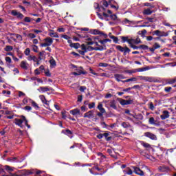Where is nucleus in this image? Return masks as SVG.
<instances>
[{
	"instance_id": "43",
	"label": "nucleus",
	"mask_w": 176,
	"mask_h": 176,
	"mask_svg": "<svg viewBox=\"0 0 176 176\" xmlns=\"http://www.w3.org/2000/svg\"><path fill=\"white\" fill-rule=\"evenodd\" d=\"M27 36H28V38H30V39H35V38H36V35H35L33 33H29Z\"/></svg>"
},
{
	"instance_id": "34",
	"label": "nucleus",
	"mask_w": 176,
	"mask_h": 176,
	"mask_svg": "<svg viewBox=\"0 0 176 176\" xmlns=\"http://www.w3.org/2000/svg\"><path fill=\"white\" fill-rule=\"evenodd\" d=\"M63 134H65L66 135H72V132L69 129H65L62 131Z\"/></svg>"
},
{
	"instance_id": "27",
	"label": "nucleus",
	"mask_w": 176,
	"mask_h": 176,
	"mask_svg": "<svg viewBox=\"0 0 176 176\" xmlns=\"http://www.w3.org/2000/svg\"><path fill=\"white\" fill-rule=\"evenodd\" d=\"M40 100H41L43 104H45V105H49V103H47V100H46V98L43 95L39 96Z\"/></svg>"
},
{
	"instance_id": "10",
	"label": "nucleus",
	"mask_w": 176,
	"mask_h": 176,
	"mask_svg": "<svg viewBox=\"0 0 176 176\" xmlns=\"http://www.w3.org/2000/svg\"><path fill=\"white\" fill-rule=\"evenodd\" d=\"M160 118L162 120L168 119V118H170V112H168L167 110L164 111L163 114L160 116Z\"/></svg>"
},
{
	"instance_id": "25",
	"label": "nucleus",
	"mask_w": 176,
	"mask_h": 176,
	"mask_svg": "<svg viewBox=\"0 0 176 176\" xmlns=\"http://www.w3.org/2000/svg\"><path fill=\"white\" fill-rule=\"evenodd\" d=\"M153 35H157V36H167V35L163 34L160 30H155L153 32Z\"/></svg>"
},
{
	"instance_id": "17",
	"label": "nucleus",
	"mask_w": 176,
	"mask_h": 176,
	"mask_svg": "<svg viewBox=\"0 0 176 176\" xmlns=\"http://www.w3.org/2000/svg\"><path fill=\"white\" fill-rule=\"evenodd\" d=\"M114 78L117 82H120L122 79H126L124 76L123 74H114Z\"/></svg>"
},
{
	"instance_id": "13",
	"label": "nucleus",
	"mask_w": 176,
	"mask_h": 176,
	"mask_svg": "<svg viewBox=\"0 0 176 176\" xmlns=\"http://www.w3.org/2000/svg\"><path fill=\"white\" fill-rule=\"evenodd\" d=\"M84 118H88V119H91L94 118V111L91 110L84 114Z\"/></svg>"
},
{
	"instance_id": "16",
	"label": "nucleus",
	"mask_w": 176,
	"mask_h": 176,
	"mask_svg": "<svg viewBox=\"0 0 176 176\" xmlns=\"http://www.w3.org/2000/svg\"><path fill=\"white\" fill-rule=\"evenodd\" d=\"M111 135V132L106 131L103 133V137H104L106 141L109 142L112 140V137Z\"/></svg>"
},
{
	"instance_id": "2",
	"label": "nucleus",
	"mask_w": 176,
	"mask_h": 176,
	"mask_svg": "<svg viewBox=\"0 0 176 176\" xmlns=\"http://www.w3.org/2000/svg\"><path fill=\"white\" fill-rule=\"evenodd\" d=\"M116 48L117 49V50H119V52H123L124 56H126L127 53H130L131 52L129 48L127 47H123L121 45H116Z\"/></svg>"
},
{
	"instance_id": "60",
	"label": "nucleus",
	"mask_w": 176,
	"mask_h": 176,
	"mask_svg": "<svg viewBox=\"0 0 176 176\" xmlns=\"http://www.w3.org/2000/svg\"><path fill=\"white\" fill-rule=\"evenodd\" d=\"M140 49H143V50H148V45H140Z\"/></svg>"
},
{
	"instance_id": "52",
	"label": "nucleus",
	"mask_w": 176,
	"mask_h": 176,
	"mask_svg": "<svg viewBox=\"0 0 176 176\" xmlns=\"http://www.w3.org/2000/svg\"><path fill=\"white\" fill-rule=\"evenodd\" d=\"M21 118L25 123V126H28V120L25 118V116H21Z\"/></svg>"
},
{
	"instance_id": "23",
	"label": "nucleus",
	"mask_w": 176,
	"mask_h": 176,
	"mask_svg": "<svg viewBox=\"0 0 176 176\" xmlns=\"http://www.w3.org/2000/svg\"><path fill=\"white\" fill-rule=\"evenodd\" d=\"M69 113L74 116H76V115H80V110L79 109H74L73 110H71Z\"/></svg>"
},
{
	"instance_id": "32",
	"label": "nucleus",
	"mask_w": 176,
	"mask_h": 176,
	"mask_svg": "<svg viewBox=\"0 0 176 176\" xmlns=\"http://www.w3.org/2000/svg\"><path fill=\"white\" fill-rule=\"evenodd\" d=\"M152 13H153V11L151 10L150 8H147L143 12V14H146L147 16L152 14Z\"/></svg>"
},
{
	"instance_id": "21",
	"label": "nucleus",
	"mask_w": 176,
	"mask_h": 176,
	"mask_svg": "<svg viewBox=\"0 0 176 176\" xmlns=\"http://www.w3.org/2000/svg\"><path fill=\"white\" fill-rule=\"evenodd\" d=\"M50 64L51 68H55V67L57 65V63H56V60H54L53 57L50 58Z\"/></svg>"
},
{
	"instance_id": "40",
	"label": "nucleus",
	"mask_w": 176,
	"mask_h": 176,
	"mask_svg": "<svg viewBox=\"0 0 176 176\" xmlns=\"http://www.w3.org/2000/svg\"><path fill=\"white\" fill-rule=\"evenodd\" d=\"M110 19H111V20H113V21H119V19H118V16L115 14H111L110 16Z\"/></svg>"
},
{
	"instance_id": "61",
	"label": "nucleus",
	"mask_w": 176,
	"mask_h": 176,
	"mask_svg": "<svg viewBox=\"0 0 176 176\" xmlns=\"http://www.w3.org/2000/svg\"><path fill=\"white\" fill-rule=\"evenodd\" d=\"M104 113H105V111H100L97 113V116H98V118H102Z\"/></svg>"
},
{
	"instance_id": "3",
	"label": "nucleus",
	"mask_w": 176,
	"mask_h": 176,
	"mask_svg": "<svg viewBox=\"0 0 176 176\" xmlns=\"http://www.w3.org/2000/svg\"><path fill=\"white\" fill-rule=\"evenodd\" d=\"M117 100L120 102L121 105H130L133 104V100H124L122 98H117Z\"/></svg>"
},
{
	"instance_id": "45",
	"label": "nucleus",
	"mask_w": 176,
	"mask_h": 176,
	"mask_svg": "<svg viewBox=\"0 0 176 176\" xmlns=\"http://www.w3.org/2000/svg\"><path fill=\"white\" fill-rule=\"evenodd\" d=\"M148 123L150 124H156V122H155V118L153 117H151L149 118Z\"/></svg>"
},
{
	"instance_id": "55",
	"label": "nucleus",
	"mask_w": 176,
	"mask_h": 176,
	"mask_svg": "<svg viewBox=\"0 0 176 176\" xmlns=\"http://www.w3.org/2000/svg\"><path fill=\"white\" fill-rule=\"evenodd\" d=\"M99 67H108L109 65H108V63H99Z\"/></svg>"
},
{
	"instance_id": "62",
	"label": "nucleus",
	"mask_w": 176,
	"mask_h": 176,
	"mask_svg": "<svg viewBox=\"0 0 176 176\" xmlns=\"http://www.w3.org/2000/svg\"><path fill=\"white\" fill-rule=\"evenodd\" d=\"M138 34H139V35H142V36H144V35H145V34H146V30H143L139 32Z\"/></svg>"
},
{
	"instance_id": "29",
	"label": "nucleus",
	"mask_w": 176,
	"mask_h": 176,
	"mask_svg": "<svg viewBox=\"0 0 176 176\" xmlns=\"http://www.w3.org/2000/svg\"><path fill=\"white\" fill-rule=\"evenodd\" d=\"M123 83H128L129 82H137V78L133 77L131 78L126 79L125 80H122Z\"/></svg>"
},
{
	"instance_id": "51",
	"label": "nucleus",
	"mask_w": 176,
	"mask_h": 176,
	"mask_svg": "<svg viewBox=\"0 0 176 176\" xmlns=\"http://www.w3.org/2000/svg\"><path fill=\"white\" fill-rule=\"evenodd\" d=\"M148 108L149 109H151V111H154L155 110V106L153 105V102H151L148 104Z\"/></svg>"
},
{
	"instance_id": "59",
	"label": "nucleus",
	"mask_w": 176,
	"mask_h": 176,
	"mask_svg": "<svg viewBox=\"0 0 176 176\" xmlns=\"http://www.w3.org/2000/svg\"><path fill=\"white\" fill-rule=\"evenodd\" d=\"M32 47L33 52H34L35 53H38V46L34 45L32 46Z\"/></svg>"
},
{
	"instance_id": "33",
	"label": "nucleus",
	"mask_w": 176,
	"mask_h": 176,
	"mask_svg": "<svg viewBox=\"0 0 176 176\" xmlns=\"http://www.w3.org/2000/svg\"><path fill=\"white\" fill-rule=\"evenodd\" d=\"M120 38L122 40V43H126V42H127V43H129V41H130V38H129V36H120Z\"/></svg>"
},
{
	"instance_id": "58",
	"label": "nucleus",
	"mask_w": 176,
	"mask_h": 176,
	"mask_svg": "<svg viewBox=\"0 0 176 176\" xmlns=\"http://www.w3.org/2000/svg\"><path fill=\"white\" fill-rule=\"evenodd\" d=\"M96 138L98 140H102L104 138V133H99L96 135Z\"/></svg>"
},
{
	"instance_id": "4",
	"label": "nucleus",
	"mask_w": 176,
	"mask_h": 176,
	"mask_svg": "<svg viewBox=\"0 0 176 176\" xmlns=\"http://www.w3.org/2000/svg\"><path fill=\"white\" fill-rule=\"evenodd\" d=\"M104 103L108 107H110V108H113V109H118V107H116V102L115 101V100H106L104 102Z\"/></svg>"
},
{
	"instance_id": "64",
	"label": "nucleus",
	"mask_w": 176,
	"mask_h": 176,
	"mask_svg": "<svg viewBox=\"0 0 176 176\" xmlns=\"http://www.w3.org/2000/svg\"><path fill=\"white\" fill-rule=\"evenodd\" d=\"M25 23H31V18L28 16H25L24 19Z\"/></svg>"
},
{
	"instance_id": "19",
	"label": "nucleus",
	"mask_w": 176,
	"mask_h": 176,
	"mask_svg": "<svg viewBox=\"0 0 176 176\" xmlns=\"http://www.w3.org/2000/svg\"><path fill=\"white\" fill-rule=\"evenodd\" d=\"M76 72L78 74V76L79 75H87V72L85 71V69H83L82 67H80L79 69H77Z\"/></svg>"
},
{
	"instance_id": "36",
	"label": "nucleus",
	"mask_w": 176,
	"mask_h": 176,
	"mask_svg": "<svg viewBox=\"0 0 176 176\" xmlns=\"http://www.w3.org/2000/svg\"><path fill=\"white\" fill-rule=\"evenodd\" d=\"M107 153H109V155H110L111 157H113L114 159H118V157L115 155H113V151L112 149L108 148Z\"/></svg>"
},
{
	"instance_id": "41",
	"label": "nucleus",
	"mask_w": 176,
	"mask_h": 176,
	"mask_svg": "<svg viewBox=\"0 0 176 176\" xmlns=\"http://www.w3.org/2000/svg\"><path fill=\"white\" fill-rule=\"evenodd\" d=\"M148 69H149V67L139 68L138 72H144V71H148Z\"/></svg>"
},
{
	"instance_id": "42",
	"label": "nucleus",
	"mask_w": 176,
	"mask_h": 176,
	"mask_svg": "<svg viewBox=\"0 0 176 176\" xmlns=\"http://www.w3.org/2000/svg\"><path fill=\"white\" fill-rule=\"evenodd\" d=\"M141 145H142V146H144V148H151V144H149V143L141 142Z\"/></svg>"
},
{
	"instance_id": "35",
	"label": "nucleus",
	"mask_w": 176,
	"mask_h": 176,
	"mask_svg": "<svg viewBox=\"0 0 176 176\" xmlns=\"http://www.w3.org/2000/svg\"><path fill=\"white\" fill-rule=\"evenodd\" d=\"M121 126L124 127V129H129V127H131V125L129 122H123L121 124Z\"/></svg>"
},
{
	"instance_id": "1",
	"label": "nucleus",
	"mask_w": 176,
	"mask_h": 176,
	"mask_svg": "<svg viewBox=\"0 0 176 176\" xmlns=\"http://www.w3.org/2000/svg\"><path fill=\"white\" fill-rule=\"evenodd\" d=\"M43 42L44 43H41L40 44L41 47H47L49 46H52V45H53V38H52L51 37H47L43 39Z\"/></svg>"
},
{
	"instance_id": "7",
	"label": "nucleus",
	"mask_w": 176,
	"mask_h": 176,
	"mask_svg": "<svg viewBox=\"0 0 176 176\" xmlns=\"http://www.w3.org/2000/svg\"><path fill=\"white\" fill-rule=\"evenodd\" d=\"M11 14H12V16H14L15 17H17L18 19H21L24 18V15L16 10H12Z\"/></svg>"
},
{
	"instance_id": "56",
	"label": "nucleus",
	"mask_w": 176,
	"mask_h": 176,
	"mask_svg": "<svg viewBox=\"0 0 176 176\" xmlns=\"http://www.w3.org/2000/svg\"><path fill=\"white\" fill-rule=\"evenodd\" d=\"M174 83H175V80H174V78L169 79V80H168V81H167V84H168V85H173V84H174Z\"/></svg>"
},
{
	"instance_id": "24",
	"label": "nucleus",
	"mask_w": 176,
	"mask_h": 176,
	"mask_svg": "<svg viewBox=\"0 0 176 176\" xmlns=\"http://www.w3.org/2000/svg\"><path fill=\"white\" fill-rule=\"evenodd\" d=\"M94 8L96 10V12H101L102 10L101 6L98 3H94Z\"/></svg>"
},
{
	"instance_id": "54",
	"label": "nucleus",
	"mask_w": 176,
	"mask_h": 176,
	"mask_svg": "<svg viewBox=\"0 0 176 176\" xmlns=\"http://www.w3.org/2000/svg\"><path fill=\"white\" fill-rule=\"evenodd\" d=\"M30 53H31V50H30V48H26L25 50L24 51V54L25 56H29Z\"/></svg>"
},
{
	"instance_id": "30",
	"label": "nucleus",
	"mask_w": 176,
	"mask_h": 176,
	"mask_svg": "<svg viewBox=\"0 0 176 176\" xmlns=\"http://www.w3.org/2000/svg\"><path fill=\"white\" fill-rule=\"evenodd\" d=\"M99 43H101V45H105V43H107V42H112V40L109 38H105L104 40H98Z\"/></svg>"
},
{
	"instance_id": "38",
	"label": "nucleus",
	"mask_w": 176,
	"mask_h": 176,
	"mask_svg": "<svg viewBox=\"0 0 176 176\" xmlns=\"http://www.w3.org/2000/svg\"><path fill=\"white\" fill-rule=\"evenodd\" d=\"M11 35H14V36H16V39L19 41V42L23 41V36L19 34H11Z\"/></svg>"
},
{
	"instance_id": "46",
	"label": "nucleus",
	"mask_w": 176,
	"mask_h": 176,
	"mask_svg": "<svg viewBox=\"0 0 176 176\" xmlns=\"http://www.w3.org/2000/svg\"><path fill=\"white\" fill-rule=\"evenodd\" d=\"M88 107L89 109H93V108H96V102H93L91 103L88 104Z\"/></svg>"
},
{
	"instance_id": "50",
	"label": "nucleus",
	"mask_w": 176,
	"mask_h": 176,
	"mask_svg": "<svg viewBox=\"0 0 176 176\" xmlns=\"http://www.w3.org/2000/svg\"><path fill=\"white\" fill-rule=\"evenodd\" d=\"M30 99L28 98H25L23 100V101H22L23 105H27V104H28V101H30Z\"/></svg>"
},
{
	"instance_id": "48",
	"label": "nucleus",
	"mask_w": 176,
	"mask_h": 176,
	"mask_svg": "<svg viewBox=\"0 0 176 176\" xmlns=\"http://www.w3.org/2000/svg\"><path fill=\"white\" fill-rule=\"evenodd\" d=\"M45 53H46V52H45V51H42V52H39V54H38V56H39L38 60H42V57L43 56H45Z\"/></svg>"
},
{
	"instance_id": "6",
	"label": "nucleus",
	"mask_w": 176,
	"mask_h": 176,
	"mask_svg": "<svg viewBox=\"0 0 176 176\" xmlns=\"http://www.w3.org/2000/svg\"><path fill=\"white\" fill-rule=\"evenodd\" d=\"M90 32L93 35H102L103 36H104V38L108 37V35L104 34V32H102L97 29L91 30Z\"/></svg>"
},
{
	"instance_id": "31",
	"label": "nucleus",
	"mask_w": 176,
	"mask_h": 176,
	"mask_svg": "<svg viewBox=\"0 0 176 176\" xmlns=\"http://www.w3.org/2000/svg\"><path fill=\"white\" fill-rule=\"evenodd\" d=\"M97 109L100 111V112H106L105 109L102 107V103H98Z\"/></svg>"
},
{
	"instance_id": "22",
	"label": "nucleus",
	"mask_w": 176,
	"mask_h": 176,
	"mask_svg": "<svg viewBox=\"0 0 176 176\" xmlns=\"http://www.w3.org/2000/svg\"><path fill=\"white\" fill-rule=\"evenodd\" d=\"M124 174H127V175H133V170L129 167H126L125 169L123 170Z\"/></svg>"
},
{
	"instance_id": "9",
	"label": "nucleus",
	"mask_w": 176,
	"mask_h": 176,
	"mask_svg": "<svg viewBox=\"0 0 176 176\" xmlns=\"http://www.w3.org/2000/svg\"><path fill=\"white\" fill-rule=\"evenodd\" d=\"M158 170L160 171V173H170V167L167 166H159Z\"/></svg>"
},
{
	"instance_id": "49",
	"label": "nucleus",
	"mask_w": 176,
	"mask_h": 176,
	"mask_svg": "<svg viewBox=\"0 0 176 176\" xmlns=\"http://www.w3.org/2000/svg\"><path fill=\"white\" fill-rule=\"evenodd\" d=\"M80 46V44H79V43H74L72 44V47H74V49H78Z\"/></svg>"
},
{
	"instance_id": "57",
	"label": "nucleus",
	"mask_w": 176,
	"mask_h": 176,
	"mask_svg": "<svg viewBox=\"0 0 176 176\" xmlns=\"http://www.w3.org/2000/svg\"><path fill=\"white\" fill-rule=\"evenodd\" d=\"M172 89L173 88L171 87H166L164 88V91H166V93H170V91H171Z\"/></svg>"
},
{
	"instance_id": "18",
	"label": "nucleus",
	"mask_w": 176,
	"mask_h": 176,
	"mask_svg": "<svg viewBox=\"0 0 176 176\" xmlns=\"http://www.w3.org/2000/svg\"><path fill=\"white\" fill-rule=\"evenodd\" d=\"M109 4L108 1L103 0L100 2V8L102 10L105 11V8H108Z\"/></svg>"
},
{
	"instance_id": "12",
	"label": "nucleus",
	"mask_w": 176,
	"mask_h": 176,
	"mask_svg": "<svg viewBox=\"0 0 176 176\" xmlns=\"http://www.w3.org/2000/svg\"><path fill=\"white\" fill-rule=\"evenodd\" d=\"M20 67L21 68H22V69H25V71H27V69H28V67H30V65L28 64V63H27V61L23 60L21 62Z\"/></svg>"
},
{
	"instance_id": "63",
	"label": "nucleus",
	"mask_w": 176,
	"mask_h": 176,
	"mask_svg": "<svg viewBox=\"0 0 176 176\" xmlns=\"http://www.w3.org/2000/svg\"><path fill=\"white\" fill-rule=\"evenodd\" d=\"M23 109H25V111H28V112H30V111H32V107L30 106H26L23 108Z\"/></svg>"
},
{
	"instance_id": "11",
	"label": "nucleus",
	"mask_w": 176,
	"mask_h": 176,
	"mask_svg": "<svg viewBox=\"0 0 176 176\" xmlns=\"http://www.w3.org/2000/svg\"><path fill=\"white\" fill-rule=\"evenodd\" d=\"M37 90L38 91H42V93H46V91H50V90H53V88L49 87H40Z\"/></svg>"
},
{
	"instance_id": "47",
	"label": "nucleus",
	"mask_w": 176,
	"mask_h": 176,
	"mask_svg": "<svg viewBox=\"0 0 176 176\" xmlns=\"http://www.w3.org/2000/svg\"><path fill=\"white\" fill-rule=\"evenodd\" d=\"M5 168L6 171H8V173H12V171H13V168L10 167V166H5Z\"/></svg>"
},
{
	"instance_id": "5",
	"label": "nucleus",
	"mask_w": 176,
	"mask_h": 176,
	"mask_svg": "<svg viewBox=\"0 0 176 176\" xmlns=\"http://www.w3.org/2000/svg\"><path fill=\"white\" fill-rule=\"evenodd\" d=\"M132 168L133 169V173L136 174L137 175L144 176L145 175V173L142 170H141L140 168L137 166H132Z\"/></svg>"
},
{
	"instance_id": "20",
	"label": "nucleus",
	"mask_w": 176,
	"mask_h": 176,
	"mask_svg": "<svg viewBox=\"0 0 176 176\" xmlns=\"http://www.w3.org/2000/svg\"><path fill=\"white\" fill-rule=\"evenodd\" d=\"M29 102L32 104V107H33V108H34L36 111H38V109H39V105H38V104L35 102V101L32 100V99H29Z\"/></svg>"
},
{
	"instance_id": "37",
	"label": "nucleus",
	"mask_w": 176,
	"mask_h": 176,
	"mask_svg": "<svg viewBox=\"0 0 176 176\" xmlns=\"http://www.w3.org/2000/svg\"><path fill=\"white\" fill-rule=\"evenodd\" d=\"M129 45L130 46H132V45H138V44H137V42H136L135 39H134V38H129Z\"/></svg>"
},
{
	"instance_id": "26",
	"label": "nucleus",
	"mask_w": 176,
	"mask_h": 176,
	"mask_svg": "<svg viewBox=\"0 0 176 176\" xmlns=\"http://www.w3.org/2000/svg\"><path fill=\"white\" fill-rule=\"evenodd\" d=\"M5 60L7 63V66L8 67V68H10V67H12V65H10V64H12V58L9 56H7L5 58Z\"/></svg>"
},
{
	"instance_id": "39",
	"label": "nucleus",
	"mask_w": 176,
	"mask_h": 176,
	"mask_svg": "<svg viewBox=\"0 0 176 176\" xmlns=\"http://www.w3.org/2000/svg\"><path fill=\"white\" fill-rule=\"evenodd\" d=\"M5 52H12L13 50V46L12 45H6L4 48Z\"/></svg>"
},
{
	"instance_id": "14",
	"label": "nucleus",
	"mask_w": 176,
	"mask_h": 176,
	"mask_svg": "<svg viewBox=\"0 0 176 176\" xmlns=\"http://www.w3.org/2000/svg\"><path fill=\"white\" fill-rule=\"evenodd\" d=\"M139 78L140 80H144V82H153V78L152 77L140 76Z\"/></svg>"
},
{
	"instance_id": "28",
	"label": "nucleus",
	"mask_w": 176,
	"mask_h": 176,
	"mask_svg": "<svg viewBox=\"0 0 176 176\" xmlns=\"http://www.w3.org/2000/svg\"><path fill=\"white\" fill-rule=\"evenodd\" d=\"M7 162H10L11 163H17V162H19V160H17V157H14L8 158Z\"/></svg>"
},
{
	"instance_id": "8",
	"label": "nucleus",
	"mask_w": 176,
	"mask_h": 176,
	"mask_svg": "<svg viewBox=\"0 0 176 176\" xmlns=\"http://www.w3.org/2000/svg\"><path fill=\"white\" fill-rule=\"evenodd\" d=\"M144 136L147 137V138H150V140H153V141H156L157 140V137L156 136V135L151 132L144 133Z\"/></svg>"
},
{
	"instance_id": "15",
	"label": "nucleus",
	"mask_w": 176,
	"mask_h": 176,
	"mask_svg": "<svg viewBox=\"0 0 176 176\" xmlns=\"http://www.w3.org/2000/svg\"><path fill=\"white\" fill-rule=\"evenodd\" d=\"M24 122V120L20 118H15L14 119V123L16 124V126H19V127L23 128V123Z\"/></svg>"
},
{
	"instance_id": "53",
	"label": "nucleus",
	"mask_w": 176,
	"mask_h": 176,
	"mask_svg": "<svg viewBox=\"0 0 176 176\" xmlns=\"http://www.w3.org/2000/svg\"><path fill=\"white\" fill-rule=\"evenodd\" d=\"M60 37L63 38L64 39H66L67 41H69V39H71V37L67 34H62Z\"/></svg>"
},
{
	"instance_id": "44",
	"label": "nucleus",
	"mask_w": 176,
	"mask_h": 176,
	"mask_svg": "<svg viewBox=\"0 0 176 176\" xmlns=\"http://www.w3.org/2000/svg\"><path fill=\"white\" fill-rule=\"evenodd\" d=\"M50 36H51L52 38H58V34H57V32H50Z\"/></svg>"
}]
</instances>
